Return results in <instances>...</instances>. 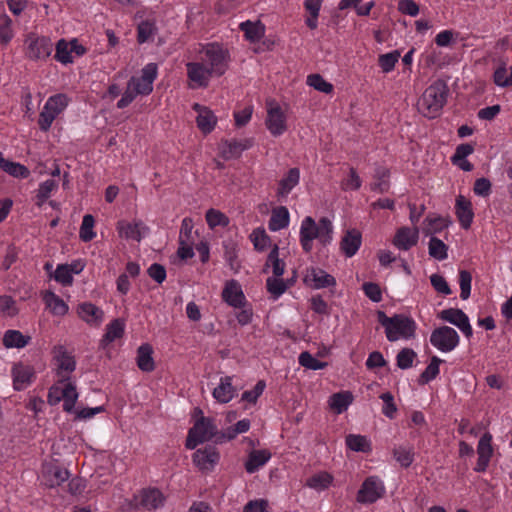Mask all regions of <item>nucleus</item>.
<instances>
[{
	"label": "nucleus",
	"instance_id": "nucleus-1",
	"mask_svg": "<svg viewBox=\"0 0 512 512\" xmlns=\"http://www.w3.org/2000/svg\"><path fill=\"white\" fill-rule=\"evenodd\" d=\"M376 315L378 322L385 328L388 341L395 342L400 338H415L417 326L412 318L404 314H395L389 317L382 310H378Z\"/></svg>",
	"mask_w": 512,
	"mask_h": 512
},
{
	"label": "nucleus",
	"instance_id": "nucleus-2",
	"mask_svg": "<svg viewBox=\"0 0 512 512\" xmlns=\"http://www.w3.org/2000/svg\"><path fill=\"white\" fill-rule=\"evenodd\" d=\"M448 86L445 81L437 80L431 84L418 101L419 111L428 118H435L447 101Z\"/></svg>",
	"mask_w": 512,
	"mask_h": 512
},
{
	"label": "nucleus",
	"instance_id": "nucleus-3",
	"mask_svg": "<svg viewBox=\"0 0 512 512\" xmlns=\"http://www.w3.org/2000/svg\"><path fill=\"white\" fill-rule=\"evenodd\" d=\"M224 434L219 432L214 420L209 417L201 416L196 420L193 427L189 429L185 446L187 449H195L197 445L210 441L215 438L218 442V436Z\"/></svg>",
	"mask_w": 512,
	"mask_h": 512
},
{
	"label": "nucleus",
	"instance_id": "nucleus-4",
	"mask_svg": "<svg viewBox=\"0 0 512 512\" xmlns=\"http://www.w3.org/2000/svg\"><path fill=\"white\" fill-rule=\"evenodd\" d=\"M24 46L25 56L32 61L46 60L53 50L50 38L33 32L25 36Z\"/></svg>",
	"mask_w": 512,
	"mask_h": 512
},
{
	"label": "nucleus",
	"instance_id": "nucleus-5",
	"mask_svg": "<svg viewBox=\"0 0 512 512\" xmlns=\"http://www.w3.org/2000/svg\"><path fill=\"white\" fill-rule=\"evenodd\" d=\"M202 61L209 64V69L215 76L225 73L228 66V51L217 43L207 44L202 50Z\"/></svg>",
	"mask_w": 512,
	"mask_h": 512
},
{
	"label": "nucleus",
	"instance_id": "nucleus-6",
	"mask_svg": "<svg viewBox=\"0 0 512 512\" xmlns=\"http://www.w3.org/2000/svg\"><path fill=\"white\" fill-rule=\"evenodd\" d=\"M68 104V99L64 94H57L50 97L43 110L39 114L38 124L41 130L47 131L54 119L60 114Z\"/></svg>",
	"mask_w": 512,
	"mask_h": 512
},
{
	"label": "nucleus",
	"instance_id": "nucleus-7",
	"mask_svg": "<svg viewBox=\"0 0 512 512\" xmlns=\"http://www.w3.org/2000/svg\"><path fill=\"white\" fill-rule=\"evenodd\" d=\"M431 344L442 352H450L459 344V335L449 326H441L432 331Z\"/></svg>",
	"mask_w": 512,
	"mask_h": 512
},
{
	"label": "nucleus",
	"instance_id": "nucleus-8",
	"mask_svg": "<svg viewBox=\"0 0 512 512\" xmlns=\"http://www.w3.org/2000/svg\"><path fill=\"white\" fill-rule=\"evenodd\" d=\"M267 105L268 110L267 118L265 121L267 129L273 136H279L283 134L287 129L286 117L280 106L274 101H268Z\"/></svg>",
	"mask_w": 512,
	"mask_h": 512
},
{
	"label": "nucleus",
	"instance_id": "nucleus-9",
	"mask_svg": "<svg viewBox=\"0 0 512 512\" xmlns=\"http://www.w3.org/2000/svg\"><path fill=\"white\" fill-rule=\"evenodd\" d=\"M385 488L376 477L367 478L357 493V501L360 503H374L383 496Z\"/></svg>",
	"mask_w": 512,
	"mask_h": 512
},
{
	"label": "nucleus",
	"instance_id": "nucleus-10",
	"mask_svg": "<svg viewBox=\"0 0 512 512\" xmlns=\"http://www.w3.org/2000/svg\"><path fill=\"white\" fill-rule=\"evenodd\" d=\"M304 283L313 289H323L336 285L334 276L328 274L321 268L311 267L306 270L303 279Z\"/></svg>",
	"mask_w": 512,
	"mask_h": 512
},
{
	"label": "nucleus",
	"instance_id": "nucleus-11",
	"mask_svg": "<svg viewBox=\"0 0 512 512\" xmlns=\"http://www.w3.org/2000/svg\"><path fill=\"white\" fill-rule=\"evenodd\" d=\"M438 317L457 326L467 338L472 336L473 330L469 323L468 316L461 309L449 308L442 310L438 314Z\"/></svg>",
	"mask_w": 512,
	"mask_h": 512
},
{
	"label": "nucleus",
	"instance_id": "nucleus-12",
	"mask_svg": "<svg viewBox=\"0 0 512 512\" xmlns=\"http://www.w3.org/2000/svg\"><path fill=\"white\" fill-rule=\"evenodd\" d=\"M69 471L55 464H46L42 469V482L48 488H54L67 481Z\"/></svg>",
	"mask_w": 512,
	"mask_h": 512
},
{
	"label": "nucleus",
	"instance_id": "nucleus-13",
	"mask_svg": "<svg viewBox=\"0 0 512 512\" xmlns=\"http://www.w3.org/2000/svg\"><path fill=\"white\" fill-rule=\"evenodd\" d=\"M220 455L217 449L213 446H207L203 449H198L193 454V463L201 471H211L219 461Z\"/></svg>",
	"mask_w": 512,
	"mask_h": 512
},
{
	"label": "nucleus",
	"instance_id": "nucleus-14",
	"mask_svg": "<svg viewBox=\"0 0 512 512\" xmlns=\"http://www.w3.org/2000/svg\"><path fill=\"white\" fill-rule=\"evenodd\" d=\"M186 67L188 78L194 83L192 88H206L210 77L214 75L208 67L200 62H189Z\"/></svg>",
	"mask_w": 512,
	"mask_h": 512
},
{
	"label": "nucleus",
	"instance_id": "nucleus-15",
	"mask_svg": "<svg viewBox=\"0 0 512 512\" xmlns=\"http://www.w3.org/2000/svg\"><path fill=\"white\" fill-rule=\"evenodd\" d=\"M491 442L492 435L488 432L484 433L480 438L477 446L478 460L474 468L476 472L486 471L490 462V458L493 455V447Z\"/></svg>",
	"mask_w": 512,
	"mask_h": 512
},
{
	"label": "nucleus",
	"instance_id": "nucleus-16",
	"mask_svg": "<svg viewBox=\"0 0 512 512\" xmlns=\"http://www.w3.org/2000/svg\"><path fill=\"white\" fill-rule=\"evenodd\" d=\"M419 239V229L417 227H400L393 238V245L400 250L407 251L415 246Z\"/></svg>",
	"mask_w": 512,
	"mask_h": 512
},
{
	"label": "nucleus",
	"instance_id": "nucleus-17",
	"mask_svg": "<svg viewBox=\"0 0 512 512\" xmlns=\"http://www.w3.org/2000/svg\"><path fill=\"white\" fill-rule=\"evenodd\" d=\"M318 224H316L315 220L307 216L301 224L300 228V242L302 248L305 252H310L312 250V241L314 239H318Z\"/></svg>",
	"mask_w": 512,
	"mask_h": 512
},
{
	"label": "nucleus",
	"instance_id": "nucleus-18",
	"mask_svg": "<svg viewBox=\"0 0 512 512\" xmlns=\"http://www.w3.org/2000/svg\"><path fill=\"white\" fill-rule=\"evenodd\" d=\"M193 109L198 112L196 117L197 127L204 133L209 134L215 128L217 117L208 107L201 106L198 103L193 105Z\"/></svg>",
	"mask_w": 512,
	"mask_h": 512
},
{
	"label": "nucleus",
	"instance_id": "nucleus-19",
	"mask_svg": "<svg viewBox=\"0 0 512 512\" xmlns=\"http://www.w3.org/2000/svg\"><path fill=\"white\" fill-rule=\"evenodd\" d=\"M251 146L249 140H225L220 145V155L225 160L240 157L241 153Z\"/></svg>",
	"mask_w": 512,
	"mask_h": 512
},
{
	"label": "nucleus",
	"instance_id": "nucleus-20",
	"mask_svg": "<svg viewBox=\"0 0 512 512\" xmlns=\"http://www.w3.org/2000/svg\"><path fill=\"white\" fill-rule=\"evenodd\" d=\"M455 208L461 226L464 229L470 228L474 217L471 201L463 195H459L456 198Z\"/></svg>",
	"mask_w": 512,
	"mask_h": 512
},
{
	"label": "nucleus",
	"instance_id": "nucleus-21",
	"mask_svg": "<svg viewBox=\"0 0 512 512\" xmlns=\"http://www.w3.org/2000/svg\"><path fill=\"white\" fill-rule=\"evenodd\" d=\"M117 229L120 237L125 239H132L140 242L142 239L143 232L148 231V228L144 226L141 221L129 223L126 221H119Z\"/></svg>",
	"mask_w": 512,
	"mask_h": 512
},
{
	"label": "nucleus",
	"instance_id": "nucleus-22",
	"mask_svg": "<svg viewBox=\"0 0 512 512\" xmlns=\"http://www.w3.org/2000/svg\"><path fill=\"white\" fill-rule=\"evenodd\" d=\"M139 498V505L147 510L163 506L165 500L162 492L156 488L142 490Z\"/></svg>",
	"mask_w": 512,
	"mask_h": 512
},
{
	"label": "nucleus",
	"instance_id": "nucleus-23",
	"mask_svg": "<svg viewBox=\"0 0 512 512\" xmlns=\"http://www.w3.org/2000/svg\"><path fill=\"white\" fill-rule=\"evenodd\" d=\"M223 299L231 306L240 308L244 305L245 296L236 281L227 283L222 292Z\"/></svg>",
	"mask_w": 512,
	"mask_h": 512
},
{
	"label": "nucleus",
	"instance_id": "nucleus-24",
	"mask_svg": "<svg viewBox=\"0 0 512 512\" xmlns=\"http://www.w3.org/2000/svg\"><path fill=\"white\" fill-rule=\"evenodd\" d=\"M79 317L88 324L99 325L104 316L103 310L90 302H84L78 306Z\"/></svg>",
	"mask_w": 512,
	"mask_h": 512
},
{
	"label": "nucleus",
	"instance_id": "nucleus-25",
	"mask_svg": "<svg viewBox=\"0 0 512 512\" xmlns=\"http://www.w3.org/2000/svg\"><path fill=\"white\" fill-rule=\"evenodd\" d=\"M58 376L60 377L59 382L64 383L70 379L69 373L73 372L76 367L74 357L69 355L63 347H60V353L58 356Z\"/></svg>",
	"mask_w": 512,
	"mask_h": 512
},
{
	"label": "nucleus",
	"instance_id": "nucleus-26",
	"mask_svg": "<svg viewBox=\"0 0 512 512\" xmlns=\"http://www.w3.org/2000/svg\"><path fill=\"white\" fill-rule=\"evenodd\" d=\"M361 245V233L355 229L348 230L341 240V250L347 257L356 254Z\"/></svg>",
	"mask_w": 512,
	"mask_h": 512
},
{
	"label": "nucleus",
	"instance_id": "nucleus-27",
	"mask_svg": "<svg viewBox=\"0 0 512 512\" xmlns=\"http://www.w3.org/2000/svg\"><path fill=\"white\" fill-rule=\"evenodd\" d=\"M239 29L244 32L245 38L252 43L259 41L265 35V25L260 20L242 22Z\"/></svg>",
	"mask_w": 512,
	"mask_h": 512
},
{
	"label": "nucleus",
	"instance_id": "nucleus-28",
	"mask_svg": "<svg viewBox=\"0 0 512 512\" xmlns=\"http://www.w3.org/2000/svg\"><path fill=\"white\" fill-rule=\"evenodd\" d=\"M235 394L236 389L230 376L221 378L220 384L213 390V397L220 403H228Z\"/></svg>",
	"mask_w": 512,
	"mask_h": 512
},
{
	"label": "nucleus",
	"instance_id": "nucleus-29",
	"mask_svg": "<svg viewBox=\"0 0 512 512\" xmlns=\"http://www.w3.org/2000/svg\"><path fill=\"white\" fill-rule=\"evenodd\" d=\"M153 348L150 344H142L137 350V366L144 372H151L155 368L152 357Z\"/></svg>",
	"mask_w": 512,
	"mask_h": 512
},
{
	"label": "nucleus",
	"instance_id": "nucleus-30",
	"mask_svg": "<svg viewBox=\"0 0 512 512\" xmlns=\"http://www.w3.org/2000/svg\"><path fill=\"white\" fill-rule=\"evenodd\" d=\"M12 374L14 388L20 391L31 382V378L33 377V370L29 366L18 364L14 366Z\"/></svg>",
	"mask_w": 512,
	"mask_h": 512
},
{
	"label": "nucleus",
	"instance_id": "nucleus-31",
	"mask_svg": "<svg viewBox=\"0 0 512 512\" xmlns=\"http://www.w3.org/2000/svg\"><path fill=\"white\" fill-rule=\"evenodd\" d=\"M271 458V453L266 450H252L245 463V469L248 473L256 472Z\"/></svg>",
	"mask_w": 512,
	"mask_h": 512
},
{
	"label": "nucleus",
	"instance_id": "nucleus-32",
	"mask_svg": "<svg viewBox=\"0 0 512 512\" xmlns=\"http://www.w3.org/2000/svg\"><path fill=\"white\" fill-rule=\"evenodd\" d=\"M289 211L285 206H280L272 210V214L268 223L271 231H278L289 225Z\"/></svg>",
	"mask_w": 512,
	"mask_h": 512
},
{
	"label": "nucleus",
	"instance_id": "nucleus-33",
	"mask_svg": "<svg viewBox=\"0 0 512 512\" xmlns=\"http://www.w3.org/2000/svg\"><path fill=\"white\" fill-rule=\"evenodd\" d=\"M125 323L122 319L116 318L107 325L106 332L101 339V346L106 347L108 344L124 335Z\"/></svg>",
	"mask_w": 512,
	"mask_h": 512
},
{
	"label": "nucleus",
	"instance_id": "nucleus-34",
	"mask_svg": "<svg viewBox=\"0 0 512 512\" xmlns=\"http://www.w3.org/2000/svg\"><path fill=\"white\" fill-rule=\"evenodd\" d=\"M31 341V336L24 335L18 330H7L3 336V345L6 348H23Z\"/></svg>",
	"mask_w": 512,
	"mask_h": 512
},
{
	"label": "nucleus",
	"instance_id": "nucleus-35",
	"mask_svg": "<svg viewBox=\"0 0 512 512\" xmlns=\"http://www.w3.org/2000/svg\"><path fill=\"white\" fill-rule=\"evenodd\" d=\"M353 395L350 391L334 393L329 400L330 408L337 414H341L347 410L348 406L353 402Z\"/></svg>",
	"mask_w": 512,
	"mask_h": 512
},
{
	"label": "nucleus",
	"instance_id": "nucleus-36",
	"mask_svg": "<svg viewBox=\"0 0 512 512\" xmlns=\"http://www.w3.org/2000/svg\"><path fill=\"white\" fill-rule=\"evenodd\" d=\"M390 172L387 168L379 166L375 169L374 179L375 181L370 184V188L372 191H377L379 193H385L389 190Z\"/></svg>",
	"mask_w": 512,
	"mask_h": 512
},
{
	"label": "nucleus",
	"instance_id": "nucleus-37",
	"mask_svg": "<svg viewBox=\"0 0 512 512\" xmlns=\"http://www.w3.org/2000/svg\"><path fill=\"white\" fill-rule=\"evenodd\" d=\"M62 389V400L64 401L63 409L65 412L71 413L74 411V406L78 399V392L76 390V386L71 382L65 381Z\"/></svg>",
	"mask_w": 512,
	"mask_h": 512
},
{
	"label": "nucleus",
	"instance_id": "nucleus-38",
	"mask_svg": "<svg viewBox=\"0 0 512 512\" xmlns=\"http://www.w3.org/2000/svg\"><path fill=\"white\" fill-rule=\"evenodd\" d=\"M43 300L46 306L55 315L63 316L68 312L67 304L51 291H47L44 294Z\"/></svg>",
	"mask_w": 512,
	"mask_h": 512
},
{
	"label": "nucleus",
	"instance_id": "nucleus-39",
	"mask_svg": "<svg viewBox=\"0 0 512 512\" xmlns=\"http://www.w3.org/2000/svg\"><path fill=\"white\" fill-rule=\"evenodd\" d=\"M349 449L355 452L368 453L371 451V443L366 436L358 434H349L345 439Z\"/></svg>",
	"mask_w": 512,
	"mask_h": 512
},
{
	"label": "nucleus",
	"instance_id": "nucleus-40",
	"mask_svg": "<svg viewBox=\"0 0 512 512\" xmlns=\"http://www.w3.org/2000/svg\"><path fill=\"white\" fill-rule=\"evenodd\" d=\"M279 249L278 246L275 245L273 249L269 252L265 267L263 272H267L269 266H272V272L275 277H281L284 274L285 263L283 260L279 259Z\"/></svg>",
	"mask_w": 512,
	"mask_h": 512
},
{
	"label": "nucleus",
	"instance_id": "nucleus-41",
	"mask_svg": "<svg viewBox=\"0 0 512 512\" xmlns=\"http://www.w3.org/2000/svg\"><path fill=\"white\" fill-rule=\"evenodd\" d=\"M300 171L298 168H291L287 175L279 182L278 195H287L299 182Z\"/></svg>",
	"mask_w": 512,
	"mask_h": 512
},
{
	"label": "nucleus",
	"instance_id": "nucleus-42",
	"mask_svg": "<svg viewBox=\"0 0 512 512\" xmlns=\"http://www.w3.org/2000/svg\"><path fill=\"white\" fill-rule=\"evenodd\" d=\"M424 222L426 225H425V227H423V233L426 236H431V237L434 234L441 232L442 230L447 228L449 225V221H447L446 219H444L442 217H434V218L427 217Z\"/></svg>",
	"mask_w": 512,
	"mask_h": 512
},
{
	"label": "nucleus",
	"instance_id": "nucleus-43",
	"mask_svg": "<svg viewBox=\"0 0 512 512\" xmlns=\"http://www.w3.org/2000/svg\"><path fill=\"white\" fill-rule=\"evenodd\" d=\"M333 476L327 472H320L307 479L306 485L312 489L321 491L329 487Z\"/></svg>",
	"mask_w": 512,
	"mask_h": 512
},
{
	"label": "nucleus",
	"instance_id": "nucleus-44",
	"mask_svg": "<svg viewBox=\"0 0 512 512\" xmlns=\"http://www.w3.org/2000/svg\"><path fill=\"white\" fill-rule=\"evenodd\" d=\"M250 428V421L248 419H243L238 421L234 426L229 427L227 432L218 436V442L223 443L226 440L234 439L238 434L245 433Z\"/></svg>",
	"mask_w": 512,
	"mask_h": 512
},
{
	"label": "nucleus",
	"instance_id": "nucleus-45",
	"mask_svg": "<svg viewBox=\"0 0 512 512\" xmlns=\"http://www.w3.org/2000/svg\"><path fill=\"white\" fill-rule=\"evenodd\" d=\"M442 362L437 356H433L431 358V362L426 367V369L420 374L418 378V383L420 385L427 384L429 381L433 380L439 374V365Z\"/></svg>",
	"mask_w": 512,
	"mask_h": 512
},
{
	"label": "nucleus",
	"instance_id": "nucleus-46",
	"mask_svg": "<svg viewBox=\"0 0 512 512\" xmlns=\"http://www.w3.org/2000/svg\"><path fill=\"white\" fill-rule=\"evenodd\" d=\"M428 249L429 255L437 260H444L448 256V246L435 236L430 238Z\"/></svg>",
	"mask_w": 512,
	"mask_h": 512
},
{
	"label": "nucleus",
	"instance_id": "nucleus-47",
	"mask_svg": "<svg viewBox=\"0 0 512 512\" xmlns=\"http://www.w3.org/2000/svg\"><path fill=\"white\" fill-rule=\"evenodd\" d=\"M1 169L3 171H5L6 173H8L9 175L16 177V178H27L30 174V171L26 166H24L20 163L6 160L5 158H4V161L2 162Z\"/></svg>",
	"mask_w": 512,
	"mask_h": 512
},
{
	"label": "nucleus",
	"instance_id": "nucleus-48",
	"mask_svg": "<svg viewBox=\"0 0 512 512\" xmlns=\"http://www.w3.org/2000/svg\"><path fill=\"white\" fill-rule=\"evenodd\" d=\"M393 456L402 467L407 468L414 461V450L412 447H395L393 449Z\"/></svg>",
	"mask_w": 512,
	"mask_h": 512
},
{
	"label": "nucleus",
	"instance_id": "nucleus-49",
	"mask_svg": "<svg viewBox=\"0 0 512 512\" xmlns=\"http://www.w3.org/2000/svg\"><path fill=\"white\" fill-rule=\"evenodd\" d=\"M94 223L95 220L91 214H86L83 217L79 231V237L83 242H89L95 237V233L93 231Z\"/></svg>",
	"mask_w": 512,
	"mask_h": 512
},
{
	"label": "nucleus",
	"instance_id": "nucleus-50",
	"mask_svg": "<svg viewBox=\"0 0 512 512\" xmlns=\"http://www.w3.org/2000/svg\"><path fill=\"white\" fill-rule=\"evenodd\" d=\"M205 217L210 228H215L216 226L226 227L229 224V218L221 211L213 208L206 212Z\"/></svg>",
	"mask_w": 512,
	"mask_h": 512
},
{
	"label": "nucleus",
	"instance_id": "nucleus-51",
	"mask_svg": "<svg viewBox=\"0 0 512 512\" xmlns=\"http://www.w3.org/2000/svg\"><path fill=\"white\" fill-rule=\"evenodd\" d=\"M318 232L319 237L318 240L325 246L329 244L332 240V234H333V226L331 221L323 217L318 222Z\"/></svg>",
	"mask_w": 512,
	"mask_h": 512
},
{
	"label": "nucleus",
	"instance_id": "nucleus-52",
	"mask_svg": "<svg viewBox=\"0 0 512 512\" xmlns=\"http://www.w3.org/2000/svg\"><path fill=\"white\" fill-rule=\"evenodd\" d=\"M267 291L273 295L274 298L281 296L288 288V285L280 277H268L266 280Z\"/></svg>",
	"mask_w": 512,
	"mask_h": 512
},
{
	"label": "nucleus",
	"instance_id": "nucleus-53",
	"mask_svg": "<svg viewBox=\"0 0 512 512\" xmlns=\"http://www.w3.org/2000/svg\"><path fill=\"white\" fill-rule=\"evenodd\" d=\"M129 89H132L136 95H148L153 90V84L142 77H132L128 82Z\"/></svg>",
	"mask_w": 512,
	"mask_h": 512
},
{
	"label": "nucleus",
	"instance_id": "nucleus-54",
	"mask_svg": "<svg viewBox=\"0 0 512 512\" xmlns=\"http://www.w3.org/2000/svg\"><path fill=\"white\" fill-rule=\"evenodd\" d=\"M307 83L315 90L329 94L333 91V85L327 82L320 74H311L307 77Z\"/></svg>",
	"mask_w": 512,
	"mask_h": 512
},
{
	"label": "nucleus",
	"instance_id": "nucleus-55",
	"mask_svg": "<svg viewBox=\"0 0 512 512\" xmlns=\"http://www.w3.org/2000/svg\"><path fill=\"white\" fill-rule=\"evenodd\" d=\"M416 356V352L411 348L401 349L396 357L397 366L403 370L412 367L413 361L416 358Z\"/></svg>",
	"mask_w": 512,
	"mask_h": 512
},
{
	"label": "nucleus",
	"instance_id": "nucleus-56",
	"mask_svg": "<svg viewBox=\"0 0 512 512\" xmlns=\"http://www.w3.org/2000/svg\"><path fill=\"white\" fill-rule=\"evenodd\" d=\"M400 57V52L395 50L379 56L378 63L384 73H389L395 67Z\"/></svg>",
	"mask_w": 512,
	"mask_h": 512
},
{
	"label": "nucleus",
	"instance_id": "nucleus-57",
	"mask_svg": "<svg viewBox=\"0 0 512 512\" xmlns=\"http://www.w3.org/2000/svg\"><path fill=\"white\" fill-rule=\"evenodd\" d=\"M298 360L301 366L311 370H320L327 366L326 362L317 360L307 351L302 352Z\"/></svg>",
	"mask_w": 512,
	"mask_h": 512
},
{
	"label": "nucleus",
	"instance_id": "nucleus-58",
	"mask_svg": "<svg viewBox=\"0 0 512 512\" xmlns=\"http://www.w3.org/2000/svg\"><path fill=\"white\" fill-rule=\"evenodd\" d=\"M11 25V18L6 14L2 15L0 24V43L3 45L8 44L13 37Z\"/></svg>",
	"mask_w": 512,
	"mask_h": 512
},
{
	"label": "nucleus",
	"instance_id": "nucleus-59",
	"mask_svg": "<svg viewBox=\"0 0 512 512\" xmlns=\"http://www.w3.org/2000/svg\"><path fill=\"white\" fill-rule=\"evenodd\" d=\"M55 59L63 64H68L72 62L69 44L68 42H66V40L61 39L57 42Z\"/></svg>",
	"mask_w": 512,
	"mask_h": 512
},
{
	"label": "nucleus",
	"instance_id": "nucleus-60",
	"mask_svg": "<svg viewBox=\"0 0 512 512\" xmlns=\"http://www.w3.org/2000/svg\"><path fill=\"white\" fill-rule=\"evenodd\" d=\"M471 282H472V275L467 270H460L459 272V284L461 293L460 296L463 300H466L469 298L471 293Z\"/></svg>",
	"mask_w": 512,
	"mask_h": 512
},
{
	"label": "nucleus",
	"instance_id": "nucleus-61",
	"mask_svg": "<svg viewBox=\"0 0 512 512\" xmlns=\"http://www.w3.org/2000/svg\"><path fill=\"white\" fill-rule=\"evenodd\" d=\"M57 187L55 180L49 179L43 182L37 192V205L41 206L50 196L51 192Z\"/></svg>",
	"mask_w": 512,
	"mask_h": 512
},
{
	"label": "nucleus",
	"instance_id": "nucleus-62",
	"mask_svg": "<svg viewBox=\"0 0 512 512\" xmlns=\"http://www.w3.org/2000/svg\"><path fill=\"white\" fill-rule=\"evenodd\" d=\"M508 76L506 63L502 62L493 74L494 83L499 87H509L511 86V81Z\"/></svg>",
	"mask_w": 512,
	"mask_h": 512
},
{
	"label": "nucleus",
	"instance_id": "nucleus-63",
	"mask_svg": "<svg viewBox=\"0 0 512 512\" xmlns=\"http://www.w3.org/2000/svg\"><path fill=\"white\" fill-rule=\"evenodd\" d=\"M54 278L64 286L71 285L73 282V276L69 271L68 264L58 265L54 273Z\"/></svg>",
	"mask_w": 512,
	"mask_h": 512
},
{
	"label": "nucleus",
	"instance_id": "nucleus-64",
	"mask_svg": "<svg viewBox=\"0 0 512 512\" xmlns=\"http://www.w3.org/2000/svg\"><path fill=\"white\" fill-rule=\"evenodd\" d=\"M362 289L371 301L378 303L382 300V290L377 283L365 282Z\"/></svg>",
	"mask_w": 512,
	"mask_h": 512
}]
</instances>
